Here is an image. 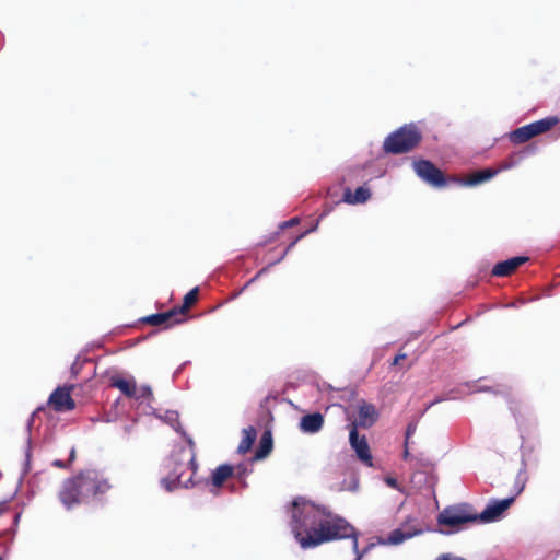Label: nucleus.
I'll return each mask as SVG.
<instances>
[{"instance_id": "f257e3e1", "label": "nucleus", "mask_w": 560, "mask_h": 560, "mask_svg": "<svg viewBox=\"0 0 560 560\" xmlns=\"http://www.w3.org/2000/svg\"><path fill=\"white\" fill-rule=\"evenodd\" d=\"M292 506V533L302 549L347 538L357 544L355 528L346 518L303 498L294 499Z\"/></svg>"}, {"instance_id": "f03ea898", "label": "nucleus", "mask_w": 560, "mask_h": 560, "mask_svg": "<svg viewBox=\"0 0 560 560\" xmlns=\"http://www.w3.org/2000/svg\"><path fill=\"white\" fill-rule=\"evenodd\" d=\"M112 489V485L103 472L96 469H84L65 479L58 491V499L67 510L98 499Z\"/></svg>"}, {"instance_id": "7ed1b4c3", "label": "nucleus", "mask_w": 560, "mask_h": 560, "mask_svg": "<svg viewBox=\"0 0 560 560\" xmlns=\"http://www.w3.org/2000/svg\"><path fill=\"white\" fill-rule=\"evenodd\" d=\"M189 450L180 446L172 452L166 459L168 475L161 480L167 491H173L179 487L191 488L199 483L194 480L198 464L196 462L195 443L189 440Z\"/></svg>"}, {"instance_id": "20e7f679", "label": "nucleus", "mask_w": 560, "mask_h": 560, "mask_svg": "<svg viewBox=\"0 0 560 560\" xmlns=\"http://www.w3.org/2000/svg\"><path fill=\"white\" fill-rule=\"evenodd\" d=\"M469 523H477V517L471 505L466 503L446 506L438 515V524L447 527L440 529L444 535L455 534Z\"/></svg>"}, {"instance_id": "39448f33", "label": "nucleus", "mask_w": 560, "mask_h": 560, "mask_svg": "<svg viewBox=\"0 0 560 560\" xmlns=\"http://www.w3.org/2000/svg\"><path fill=\"white\" fill-rule=\"evenodd\" d=\"M421 139L422 135L415 125H405L385 138L383 149L392 154L407 153L415 149Z\"/></svg>"}, {"instance_id": "423d86ee", "label": "nucleus", "mask_w": 560, "mask_h": 560, "mask_svg": "<svg viewBox=\"0 0 560 560\" xmlns=\"http://www.w3.org/2000/svg\"><path fill=\"white\" fill-rule=\"evenodd\" d=\"M558 122L559 118L557 116L545 117L540 120L530 122L511 131L509 139L513 144H522L536 136L546 133L547 131L551 130L555 126L558 125Z\"/></svg>"}, {"instance_id": "0eeeda50", "label": "nucleus", "mask_w": 560, "mask_h": 560, "mask_svg": "<svg viewBox=\"0 0 560 560\" xmlns=\"http://www.w3.org/2000/svg\"><path fill=\"white\" fill-rule=\"evenodd\" d=\"M416 174L427 184L435 188H442L447 180L444 173L429 160L413 162Z\"/></svg>"}, {"instance_id": "6e6552de", "label": "nucleus", "mask_w": 560, "mask_h": 560, "mask_svg": "<svg viewBox=\"0 0 560 560\" xmlns=\"http://www.w3.org/2000/svg\"><path fill=\"white\" fill-rule=\"evenodd\" d=\"M514 501L515 495L491 502L481 513H476L477 522L491 523L498 521Z\"/></svg>"}, {"instance_id": "1a4fd4ad", "label": "nucleus", "mask_w": 560, "mask_h": 560, "mask_svg": "<svg viewBox=\"0 0 560 560\" xmlns=\"http://www.w3.org/2000/svg\"><path fill=\"white\" fill-rule=\"evenodd\" d=\"M349 442L355 451L358 458L366 466H373V457L365 435L360 436L358 430L352 427L349 432Z\"/></svg>"}, {"instance_id": "9d476101", "label": "nucleus", "mask_w": 560, "mask_h": 560, "mask_svg": "<svg viewBox=\"0 0 560 560\" xmlns=\"http://www.w3.org/2000/svg\"><path fill=\"white\" fill-rule=\"evenodd\" d=\"M72 387H57L49 396L48 404L57 412L71 411L75 408V401L71 397Z\"/></svg>"}, {"instance_id": "9b49d317", "label": "nucleus", "mask_w": 560, "mask_h": 560, "mask_svg": "<svg viewBox=\"0 0 560 560\" xmlns=\"http://www.w3.org/2000/svg\"><path fill=\"white\" fill-rule=\"evenodd\" d=\"M377 418L378 413L374 405L362 401L359 405L358 419L351 423L350 428L354 427L357 430L358 428L369 429L377 421Z\"/></svg>"}, {"instance_id": "f8f14e48", "label": "nucleus", "mask_w": 560, "mask_h": 560, "mask_svg": "<svg viewBox=\"0 0 560 560\" xmlns=\"http://www.w3.org/2000/svg\"><path fill=\"white\" fill-rule=\"evenodd\" d=\"M233 476L234 467L229 464H222L212 471L210 480H203L202 482L206 486H210V491L217 494L224 482Z\"/></svg>"}, {"instance_id": "ddd939ff", "label": "nucleus", "mask_w": 560, "mask_h": 560, "mask_svg": "<svg viewBox=\"0 0 560 560\" xmlns=\"http://www.w3.org/2000/svg\"><path fill=\"white\" fill-rule=\"evenodd\" d=\"M184 318H180L175 308H171L167 312L156 313L142 318V323L151 326H172L174 324H180Z\"/></svg>"}, {"instance_id": "4468645a", "label": "nucleus", "mask_w": 560, "mask_h": 560, "mask_svg": "<svg viewBox=\"0 0 560 560\" xmlns=\"http://www.w3.org/2000/svg\"><path fill=\"white\" fill-rule=\"evenodd\" d=\"M529 258L526 256H517L504 261H500L492 268L491 275L494 277H509L516 271V269L525 264Z\"/></svg>"}, {"instance_id": "2eb2a0df", "label": "nucleus", "mask_w": 560, "mask_h": 560, "mask_svg": "<svg viewBox=\"0 0 560 560\" xmlns=\"http://www.w3.org/2000/svg\"><path fill=\"white\" fill-rule=\"evenodd\" d=\"M324 416L320 412L305 415L300 420V430L304 433L314 434L324 427Z\"/></svg>"}, {"instance_id": "dca6fc26", "label": "nucleus", "mask_w": 560, "mask_h": 560, "mask_svg": "<svg viewBox=\"0 0 560 560\" xmlns=\"http://www.w3.org/2000/svg\"><path fill=\"white\" fill-rule=\"evenodd\" d=\"M318 226V223H316L314 226H312L311 229L300 233L299 235L294 236L292 238V241L290 242V244L287 246V248L284 249V252L282 253V255L273 262H270L268 266L264 267L262 269H260L255 277H253L250 280L247 281V283L244 285V288L242 290H244L245 288H247L249 284L254 283L261 275H264L271 266H273L275 264L281 261L285 255L295 246V244L302 240L303 237H305L308 233L311 232H314Z\"/></svg>"}, {"instance_id": "f3484780", "label": "nucleus", "mask_w": 560, "mask_h": 560, "mask_svg": "<svg viewBox=\"0 0 560 560\" xmlns=\"http://www.w3.org/2000/svg\"><path fill=\"white\" fill-rule=\"evenodd\" d=\"M112 386L118 388L125 396L129 398H138V387L135 380L113 377Z\"/></svg>"}, {"instance_id": "a211bd4d", "label": "nucleus", "mask_w": 560, "mask_h": 560, "mask_svg": "<svg viewBox=\"0 0 560 560\" xmlns=\"http://www.w3.org/2000/svg\"><path fill=\"white\" fill-rule=\"evenodd\" d=\"M370 197L371 191L364 186L358 187L354 192H352L350 188H346L343 192L345 202L350 205L363 203L368 201Z\"/></svg>"}, {"instance_id": "6ab92c4d", "label": "nucleus", "mask_w": 560, "mask_h": 560, "mask_svg": "<svg viewBox=\"0 0 560 560\" xmlns=\"http://www.w3.org/2000/svg\"><path fill=\"white\" fill-rule=\"evenodd\" d=\"M273 441L269 431L264 432L260 438L259 446L255 452L253 460H261L266 458L272 451Z\"/></svg>"}, {"instance_id": "aec40b11", "label": "nucleus", "mask_w": 560, "mask_h": 560, "mask_svg": "<svg viewBox=\"0 0 560 560\" xmlns=\"http://www.w3.org/2000/svg\"><path fill=\"white\" fill-rule=\"evenodd\" d=\"M497 174H498L497 170L483 168V170L477 171V172L468 175L466 177V179L464 180V184L468 185V186H476V185H479L481 183H485V182L491 179Z\"/></svg>"}, {"instance_id": "412c9836", "label": "nucleus", "mask_w": 560, "mask_h": 560, "mask_svg": "<svg viewBox=\"0 0 560 560\" xmlns=\"http://www.w3.org/2000/svg\"><path fill=\"white\" fill-rule=\"evenodd\" d=\"M198 294L199 289L196 287L184 296L183 304L180 306H174L180 318L185 319L186 313L198 301Z\"/></svg>"}, {"instance_id": "4be33fe9", "label": "nucleus", "mask_w": 560, "mask_h": 560, "mask_svg": "<svg viewBox=\"0 0 560 560\" xmlns=\"http://www.w3.org/2000/svg\"><path fill=\"white\" fill-rule=\"evenodd\" d=\"M257 436L256 429L248 427L243 430V438L238 444L237 451L240 454H246L253 446Z\"/></svg>"}, {"instance_id": "5701e85b", "label": "nucleus", "mask_w": 560, "mask_h": 560, "mask_svg": "<svg viewBox=\"0 0 560 560\" xmlns=\"http://www.w3.org/2000/svg\"><path fill=\"white\" fill-rule=\"evenodd\" d=\"M412 537V534L410 533H405L402 532L401 529H395L390 533L389 537H388V542L392 544V545H398V544H401L402 541H405L406 539L408 538H411Z\"/></svg>"}, {"instance_id": "b1692460", "label": "nucleus", "mask_w": 560, "mask_h": 560, "mask_svg": "<svg viewBox=\"0 0 560 560\" xmlns=\"http://www.w3.org/2000/svg\"><path fill=\"white\" fill-rule=\"evenodd\" d=\"M248 465L243 463L234 467V476L240 480L244 479L249 474Z\"/></svg>"}, {"instance_id": "393cba45", "label": "nucleus", "mask_w": 560, "mask_h": 560, "mask_svg": "<svg viewBox=\"0 0 560 560\" xmlns=\"http://www.w3.org/2000/svg\"><path fill=\"white\" fill-rule=\"evenodd\" d=\"M299 223H300V219L298 217L291 218L288 221H283L282 223H280L279 231L276 232V235L278 236L280 234V232L283 231L284 229L295 226Z\"/></svg>"}, {"instance_id": "a878e982", "label": "nucleus", "mask_w": 560, "mask_h": 560, "mask_svg": "<svg viewBox=\"0 0 560 560\" xmlns=\"http://www.w3.org/2000/svg\"><path fill=\"white\" fill-rule=\"evenodd\" d=\"M152 395H153V393H152V389L150 388V386H142V387L138 388V398L137 399L150 398Z\"/></svg>"}, {"instance_id": "bb28decb", "label": "nucleus", "mask_w": 560, "mask_h": 560, "mask_svg": "<svg viewBox=\"0 0 560 560\" xmlns=\"http://www.w3.org/2000/svg\"><path fill=\"white\" fill-rule=\"evenodd\" d=\"M416 430H417V424L416 423H409L408 424V427L406 429V438H405L406 445H408L409 439L416 432Z\"/></svg>"}, {"instance_id": "cd10ccee", "label": "nucleus", "mask_w": 560, "mask_h": 560, "mask_svg": "<svg viewBox=\"0 0 560 560\" xmlns=\"http://www.w3.org/2000/svg\"><path fill=\"white\" fill-rule=\"evenodd\" d=\"M52 465H54L55 467L62 468V469L68 468V466H69L67 463H65V462H62V460H60V459H56V460H54V462H52Z\"/></svg>"}, {"instance_id": "c85d7f7f", "label": "nucleus", "mask_w": 560, "mask_h": 560, "mask_svg": "<svg viewBox=\"0 0 560 560\" xmlns=\"http://www.w3.org/2000/svg\"><path fill=\"white\" fill-rule=\"evenodd\" d=\"M9 511V504L7 501L0 502V516Z\"/></svg>"}, {"instance_id": "c756f323", "label": "nucleus", "mask_w": 560, "mask_h": 560, "mask_svg": "<svg viewBox=\"0 0 560 560\" xmlns=\"http://www.w3.org/2000/svg\"><path fill=\"white\" fill-rule=\"evenodd\" d=\"M406 359V354L405 353H399L397 354L394 360H393V365H396L398 364L401 360H405Z\"/></svg>"}, {"instance_id": "7c9ffc66", "label": "nucleus", "mask_w": 560, "mask_h": 560, "mask_svg": "<svg viewBox=\"0 0 560 560\" xmlns=\"http://www.w3.org/2000/svg\"><path fill=\"white\" fill-rule=\"evenodd\" d=\"M436 560H465V559H462V558H453L451 557L450 555H442L441 557H439Z\"/></svg>"}, {"instance_id": "2f4dec72", "label": "nucleus", "mask_w": 560, "mask_h": 560, "mask_svg": "<svg viewBox=\"0 0 560 560\" xmlns=\"http://www.w3.org/2000/svg\"><path fill=\"white\" fill-rule=\"evenodd\" d=\"M75 459V448L72 447L69 455V463H72Z\"/></svg>"}, {"instance_id": "473e14b6", "label": "nucleus", "mask_w": 560, "mask_h": 560, "mask_svg": "<svg viewBox=\"0 0 560 560\" xmlns=\"http://www.w3.org/2000/svg\"><path fill=\"white\" fill-rule=\"evenodd\" d=\"M409 450H408V445L405 444V450H404V459H408L409 458Z\"/></svg>"}, {"instance_id": "72a5a7b5", "label": "nucleus", "mask_w": 560, "mask_h": 560, "mask_svg": "<svg viewBox=\"0 0 560 560\" xmlns=\"http://www.w3.org/2000/svg\"><path fill=\"white\" fill-rule=\"evenodd\" d=\"M32 422H33V418H31L28 421V425H27L28 428L32 425Z\"/></svg>"}, {"instance_id": "f704fd0d", "label": "nucleus", "mask_w": 560, "mask_h": 560, "mask_svg": "<svg viewBox=\"0 0 560 560\" xmlns=\"http://www.w3.org/2000/svg\"><path fill=\"white\" fill-rule=\"evenodd\" d=\"M0 560H2V558L0 557Z\"/></svg>"}]
</instances>
